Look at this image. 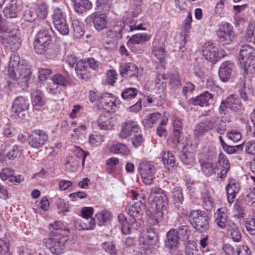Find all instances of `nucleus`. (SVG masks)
Returning <instances> with one entry per match:
<instances>
[{"mask_svg":"<svg viewBox=\"0 0 255 255\" xmlns=\"http://www.w3.org/2000/svg\"><path fill=\"white\" fill-rule=\"evenodd\" d=\"M234 212L235 216L238 218H243L246 212L244 207L241 203L237 202L234 205Z\"/></svg>","mask_w":255,"mask_h":255,"instance_id":"nucleus-53","label":"nucleus"},{"mask_svg":"<svg viewBox=\"0 0 255 255\" xmlns=\"http://www.w3.org/2000/svg\"><path fill=\"white\" fill-rule=\"evenodd\" d=\"M140 131L138 126L134 122L129 121L124 123L122 126V129L119 134L122 138H126L134 132Z\"/></svg>","mask_w":255,"mask_h":255,"instance_id":"nucleus-16","label":"nucleus"},{"mask_svg":"<svg viewBox=\"0 0 255 255\" xmlns=\"http://www.w3.org/2000/svg\"><path fill=\"white\" fill-rule=\"evenodd\" d=\"M37 15L41 19H45L47 14V7L44 3L38 5L36 8Z\"/></svg>","mask_w":255,"mask_h":255,"instance_id":"nucleus-55","label":"nucleus"},{"mask_svg":"<svg viewBox=\"0 0 255 255\" xmlns=\"http://www.w3.org/2000/svg\"><path fill=\"white\" fill-rule=\"evenodd\" d=\"M172 198L174 204L181 203L183 201L182 190L180 187H177L174 189L172 193Z\"/></svg>","mask_w":255,"mask_h":255,"instance_id":"nucleus-49","label":"nucleus"},{"mask_svg":"<svg viewBox=\"0 0 255 255\" xmlns=\"http://www.w3.org/2000/svg\"><path fill=\"white\" fill-rule=\"evenodd\" d=\"M125 27V23L121 20H118L114 22L112 27L110 29L117 34H120L122 37V31Z\"/></svg>","mask_w":255,"mask_h":255,"instance_id":"nucleus-51","label":"nucleus"},{"mask_svg":"<svg viewBox=\"0 0 255 255\" xmlns=\"http://www.w3.org/2000/svg\"><path fill=\"white\" fill-rule=\"evenodd\" d=\"M202 172L207 176L211 175L215 173L218 171V168L216 164L211 162H207L203 163L201 165Z\"/></svg>","mask_w":255,"mask_h":255,"instance_id":"nucleus-40","label":"nucleus"},{"mask_svg":"<svg viewBox=\"0 0 255 255\" xmlns=\"http://www.w3.org/2000/svg\"><path fill=\"white\" fill-rule=\"evenodd\" d=\"M241 67L244 70V74L253 73L255 70V55L239 59Z\"/></svg>","mask_w":255,"mask_h":255,"instance_id":"nucleus-24","label":"nucleus"},{"mask_svg":"<svg viewBox=\"0 0 255 255\" xmlns=\"http://www.w3.org/2000/svg\"><path fill=\"white\" fill-rule=\"evenodd\" d=\"M239 191L238 184L234 181H230L226 186V191L228 200L230 204L234 202L236 194L238 193Z\"/></svg>","mask_w":255,"mask_h":255,"instance_id":"nucleus-34","label":"nucleus"},{"mask_svg":"<svg viewBox=\"0 0 255 255\" xmlns=\"http://www.w3.org/2000/svg\"><path fill=\"white\" fill-rule=\"evenodd\" d=\"M234 66V63L231 61L222 63L219 70V76L221 81L225 82L229 80Z\"/></svg>","mask_w":255,"mask_h":255,"instance_id":"nucleus-18","label":"nucleus"},{"mask_svg":"<svg viewBox=\"0 0 255 255\" xmlns=\"http://www.w3.org/2000/svg\"><path fill=\"white\" fill-rule=\"evenodd\" d=\"M74 36L76 38H81L84 34L83 24L77 19L73 20L72 22Z\"/></svg>","mask_w":255,"mask_h":255,"instance_id":"nucleus-36","label":"nucleus"},{"mask_svg":"<svg viewBox=\"0 0 255 255\" xmlns=\"http://www.w3.org/2000/svg\"><path fill=\"white\" fill-rule=\"evenodd\" d=\"M121 35L109 29L104 35V44L106 49L113 50L117 46L118 40L121 39Z\"/></svg>","mask_w":255,"mask_h":255,"instance_id":"nucleus-14","label":"nucleus"},{"mask_svg":"<svg viewBox=\"0 0 255 255\" xmlns=\"http://www.w3.org/2000/svg\"><path fill=\"white\" fill-rule=\"evenodd\" d=\"M92 17L94 27L98 31L106 28L107 25V16L105 13L95 12L92 14Z\"/></svg>","mask_w":255,"mask_h":255,"instance_id":"nucleus-25","label":"nucleus"},{"mask_svg":"<svg viewBox=\"0 0 255 255\" xmlns=\"http://www.w3.org/2000/svg\"><path fill=\"white\" fill-rule=\"evenodd\" d=\"M20 6L16 0H11L8 5L3 9V13L7 18H15L20 10Z\"/></svg>","mask_w":255,"mask_h":255,"instance_id":"nucleus-27","label":"nucleus"},{"mask_svg":"<svg viewBox=\"0 0 255 255\" xmlns=\"http://www.w3.org/2000/svg\"><path fill=\"white\" fill-rule=\"evenodd\" d=\"M227 230L234 242H238L241 240L242 238L241 232L235 223H228L227 225Z\"/></svg>","mask_w":255,"mask_h":255,"instance_id":"nucleus-35","label":"nucleus"},{"mask_svg":"<svg viewBox=\"0 0 255 255\" xmlns=\"http://www.w3.org/2000/svg\"><path fill=\"white\" fill-rule=\"evenodd\" d=\"M231 122L230 118L228 116H225L222 117V120L218 124L216 131L220 134H223L227 130L228 127V124Z\"/></svg>","mask_w":255,"mask_h":255,"instance_id":"nucleus-43","label":"nucleus"},{"mask_svg":"<svg viewBox=\"0 0 255 255\" xmlns=\"http://www.w3.org/2000/svg\"><path fill=\"white\" fill-rule=\"evenodd\" d=\"M31 73V70L26 65H21L20 68L17 72L16 77L14 79H16L18 83L21 84V86L26 85L28 81L30 79V74Z\"/></svg>","mask_w":255,"mask_h":255,"instance_id":"nucleus-19","label":"nucleus"},{"mask_svg":"<svg viewBox=\"0 0 255 255\" xmlns=\"http://www.w3.org/2000/svg\"><path fill=\"white\" fill-rule=\"evenodd\" d=\"M218 162L219 166H217V167L219 172H217V174L219 178H223L226 176L230 169V163L227 158L222 153L219 154Z\"/></svg>","mask_w":255,"mask_h":255,"instance_id":"nucleus-22","label":"nucleus"},{"mask_svg":"<svg viewBox=\"0 0 255 255\" xmlns=\"http://www.w3.org/2000/svg\"><path fill=\"white\" fill-rule=\"evenodd\" d=\"M132 199L134 201L133 203H129L126 207L128 214L132 218L130 220L131 225L135 222V218L144 208L145 203V198L142 195H139L134 190H131Z\"/></svg>","mask_w":255,"mask_h":255,"instance_id":"nucleus-5","label":"nucleus"},{"mask_svg":"<svg viewBox=\"0 0 255 255\" xmlns=\"http://www.w3.org/2000/svg\"><path fill=\"white\" fill-rule=\"evenodd\" d=\"M161 117V115L159 113H154L151 114L145 119H144L142 123L144 127L146 128H151L153 124L156 122Z\"/></svg>","mask_w":255,"mask_h":255,"instance_id":"nucleus-42","label":"nucleus"},{"mask_svg":"<svg viewBox=\"0 0 255 255\" xmlns=\"http://www.w3.org/2000/svg\"><path fill=\"white\" fill-rule=\"evenodd\" d=\"M203 207L207 211H210L213 207V199L209 193L205 192L202 195Z\"/></svg>","mask_w":255,"mask_h":255,"instance_id":"nucleus-47","label":"nucleus"},{"mask_svg":"<svg viewBox=\"0 0 255 255\" xmlns=\"http://www.w3.org/2000/svg\"><path fill=\"white\" fill-rule=\"evenodd\" d=\"M138 170L144 184L150 185L153 183L156 172V169L153 163L148 161L141 162L138 165Z\"/></svg>","mask_w":255,"mask_h":255,"instance_id":"nucleus-6","label":"nucleus"},{"mask_svg":"<svg viewBox=\"0 0 255 255\" xmlns=\"http://www.w3.org/2000/svg\"><path fill=\"white\" fill-rule=\"evenodd\" d=\"M75 227L78 230H93L95 226L94 218L81 217L76 220L75 223Z\"/></svg>","mask_w":255,"mask_h":255,"instance_id":"nucleus-23","label":"nucleus"},{"mask_svg":"<svg viewBox=\"0 0 255 255\" xmlns=\"http://www.w3.org/2000/svg\"><path fill=\"white\" fill-rule=\"evenodd\" d=\"M137 90L135 88L126 89L122 93V97L124 99H130L136 97Z\"/></svg>","mask_w":255,"mask_h":255,"instance_id":"nucleus-52","label":"nucleus"},{"mask_svg":"<svg viewBox=\"0 0 255 255\" xmlns=\"http://www.w3.org/2000/svg\"><path fill=\"white\" fill-rule=\"evenodd\" d=\"M188 230V227L187 226H182L176 231L178 237H180V239L182 240H185L188 239L189 234Z\"/></svg>","mask_w":255,"mask_h":255,"instance_id":"nucleus-59","label":"nucleus"},{"mask_svg":"<svg viewBox=\"0 0 255 255\" xmlns=\"http://www.w3.org/2000/svg\"><path fill=\"white\" fill-rule=\"evenodd\" d=\"M67 240V236L58 232H52L49 238L44 240V243L52 254L60 255L64 253L65 249V244Z\"/></svg>","mask_w":255,"mask_h":255,"instance_id":"nucleus-3","label":"nucleus"},{"mask_svg":"<svg viewBox=\"0 0 255 255\" xmlns=\"http://www.w3.org/2000/svg\"><path fill=\"white\" fill-rule=\"evenodd\" d=\"M110 217L111 214L110 212L107 210H103L96 214L94 219L95 220V224L97 223L99 226H101L107 222L110 219Z\"/></svg>","mask_w":255,"mask_h":255,"instance_id":"nucleus-38","label":"nucleus"},{"mask_svg":"<svg viewBox=\"0 0 255 255\" xmlns=\"http://www.w3.org/2000/svg\"><path fill=\"white\" fill-rule=\"evenodd\" d=\"M189 217L190 223L197 231L203 233L209 229V217L204 212L199 210L192 211Z\"/></svg>","mask_w":255,"mask_h":255,"instance_id":"nucleus-4","label":"nucleus"},{"mask_svg":"<svg viewBox=\"0 0 255 255\" xmlns=\"http://www.w3.org/2000/svg\"><path fill=\"white\" fill-rule=\"evenodd\" d=\"M186 255H200L198 246L196 242L188 241L185 250Z\"/></svg>","mask_w":255,"mask_h":255,"instance_id":"nucleus-44","label":"nucleus"},{"mask_svg":"<svg viewBox=\"0 0 255 255\" xmlns=\"http://www.w3.org/2000/svg\"><path fill=\"white\" fill-rule=\"evenodd\" d=\"M148 198L155 205L156 212L151 224L156 225L167 213V197L160 188L155 187L150 189Z\"/></svg>","mask_w":255,"mask_h":255,"instance_id":"nucleus-1","label":"nucleus"},{"mask_svg":"<svg viewBox=\"0 0 255 255\" xmlns=\"http://www.w3.org/2000/svg\"><path fill=\"white\" fill-rule=\"evenodd\" d=\"M246 228L251 234L255 235V219H248L246 222Z\"/></svg>","mask_w":255,"mask_h":255,"instance_id":"nucleus-64","label":"nucleus"},{"mask_svg":"<svg viewBox=\"0 0 255 255\" xmlns=\"http://www.w3.org/2000/svg\"><path fill=\"white\" fill-rule=\"evenodd\" d=\"M142 1L140 0H131V12L133 17H136L141 12Z\"/></svg>","mask_w":255,"mask_h":255,"instance_id":"nucleus-46","label":"nucleus"},{"mask_svg":"<svg viewBox=\"0 0 255 255\" xmlns=\"http://www.w3.org/2000/svg\"><path fill=\"white\" fill-rule=\"evenodd\" d=\"M54 83L57 85L66 86L68 84L67 79L61 74L54 75L52 77Z\"/></svg>","mask_w":255,"mask_h":255,"instance_id":"nucleus-60","label":"nucleus"},{"mask_svg":"<svg viewBox=\"0 0 255 255\" xmlns=\"http://www.w3.org/2000/svg\"><path fill=\"white\" fill-rule=\"evenodd\" d=\"M215 222L220 228L224 229L226 227H227V224H226V223L228 216L225 209H219L215 214Z\"/></svg>","mask_w":255,"mask_h":255,"instance_id":"nucleus-31","label":"nucleus"},{"mask_svg":"<svg viewBox=\"0 0 255 255\" xmlns=\"http://www.w3.org/2000/svg\"><path fill=\"white\" fill-rule=\"evenodd\" d=\"M162 160L164 164L169 167H174L176 166V159L172 153L169 151L165 152L162 156Z\"/></svg>","mask_w":255,"mask_h":255,"instance_id":"nucleus-39","label":"nucleus"},{"mask_svg":"<svg viewBox=\"0 0 255 255\" xmlns=\"http://www.w3.org/2000/svg\"><path fill=\"white\" fill-rule=\"evenodd\" d=\"M110 151L114 153H121L123 154H127L129 152V150L127 146L121 143L113 145L111 147Z\"/></svg>","mask_w":255,"mask_h":255,"instance_id":"nucleus-48","label":"nucleus"},{"mask_svg":"<svg viewBox=\"0 0 255 255\" xmlns=\"http://www.w3.org/2000/svg\"><path fill=\"white\" fill-rule=\"evenodd\" d=\"M170 85L173 88H178L181 86L180 78L178 74H171L170 75Z\"/></svg>","mask_w":255,"mask_h":255,"instance_id":"nucleus-54","label":"nucleus"},{"mask_svg":"<svg viewBox=\"0 0 255 255\" xmlns=\"http://www.w3.org/2000/svg\"><path fill=\"white\" fill-rule=\"evenodd\" d=\"M150 36L146 34L138 33L132 36L128 41V44H139L148 40Z\"/></svg>","mask_w":255,"mask_h":255,"instance_id":"nucleus-41","label":"nucleus"},{"mask_svg":"<svg viewBox=\"0 0 255 255\" xmlns=\"http://www.w3.org/2000/svg\"><path fill=\"white\" fill-rule=\"evenodd\" d=\"M56 29L63 35H67L69 32V26L66 20L57 22L54 24Z\"/></svg>","mask_w":255,"mask_h":255,"instance_id":"nucleus-45","label":"nucleus"},{"mask_svg":"<svg viewBox=\"0 0 255 255\" xmlns=\"http://www.w3.org/2000/svg\"><path fill=\"white\" fill-rule=\"evenodd\" d=\"M48 138V135L45 131L36 130L33 131L29 136L28 142L31 147L38 148L45 144Z\"/></svg>","mask_w":255,"mask_h":255,"instance_id":"nucleus-8","label":"nucleus"},{"mask_svg":"<svg viewBox=\"0 0 255 255\" xmlns=\"http://www.w3.org/2000/svg\"><path fill=\"white\" fill-rule=\"evenodd\" d=\"M52 36L50 29L42 28L36 35L33 41V47L36 53L44 54L50 49Z\"/></svg>","mask_w":255,"mask_h":255,"instance_id":"nucleus-2","label":"nucleus"},{"mask_svg":"<svg viewBox=\"0 0 255 255\" xmlns=\"http://www.w3.org/2000/svg\"><path fill=\"white\" fill-rule=\"evenodd\" d=\"M120 73L122 77L126 78H137L138 75V68L133 63H128L120 67Z\"/></svg>","mask_w":255,"mask_h":255,"instance_id":"nucleus-17","label":"nucleus"},{"mask_svg":"<svg viewBox=\"0 0 255 255\" xmlns=\"http://www.w3.org/2000/svg\"><path fill=\"white\" fill-rule=\"evenodd\" d=\"M212 98L213 96L211 93L205 92L196 98L192 99V102L195 105L206 107L210 104V101H212Z\"/></svg>","mask_w":255,"mask_h":255,"instance_id":"nucleus-28","label":"nucleus"},{"mask_svg":"<svg viewBox=\"0 0 255 255\" xmlns=\"http://www.w3.org/2000/svg\"><path fill=\"white\" fill-rule=\"evenodd\" d=\"M140 132L141 131L134 132L133 136L131 138L132 143L135 147L140 146L143 142V139Z\"/></svg>","mask_w":255,"mask_h":255,"instance_id":"nucleus-56","label":"nucleus"},{"mask_svg":"<svg viewBox=\"0 0 255 255\" xmlns=\"http://www.w3.org/2000/svg\"><path fill=\"white\" fill-rule=\"evenodd\" d=\"M29 106L28 101L22 96L17 97L14 101L12 110L18 116L28 109Z\"/></svg>","mask_w":255,"mask_h":255,"instance_id":"nucleus-21","label":"nucleus"},{"mask_svg":"<svg viewBox=\"0 0 255 255\" xmlns=\"http://www.w3.org/2000/svg\"><path fill=\"white\" fill-rule=\"evenodd\" d=\"M227 136L230 140L234 142L239 141L242 137L241 132L236 130H232L228 132Z\"/></svg>","mask_w":255,"mask_h":255,"instance_id":"nucleus-62","label":"nucleus"},{"mask_svg":"<svg viewBox=\"0 0 255 255\" xmlns=\"http://www.w3.org/2000/svg\"><path fill=\"white\" fill-rule=\"evenodd\" d=\"M75 71L77 76L82 79H87L89 78L87 70V63L86 60L79 61L75 67Z\"/></svg>","mask_w":255,"mask_h":255,"instance_id":"nucleus-29","label":"nucleus"},{"mask_svg":"<svg viewBox=\"0 0 255 255\" xmlns=\"http://www.w3.org/2000/svg\"><path fill=\"white\" fill-rule=\"evenodd\" d=\"M202 52L204 57L212 62H216L224 56L223 50L219 51L218 47L210 42L204 45Z\"/></svg>","mask_w":255,"mask_h":255,"instance_id":"nucleus-7","label":"nucleus"},{"mask_svg":"<svg viewBox=\"0 0 255 255\" xmlns=\"http://www.w3.org/2000/svg\"><path fill=\"white\" fill-rule=\"evenodd\" d=\"M75 155L78 158H82V165L84 166L86 158L89 155L88 151H85L79 147L75 146L74 149Z\"/></svg>","mask_w":255,"mask_h":255,"instance_id":"nucleus-61","label":"nucleus"},{"mask_svg":"<svg viewBox=\"0 0 255 255\" xmlns=\"http://www.w3.org/2000/svg\"><path fill=\"white\" fill-rule=\"evenodd\" d=\"M114 125V119L105 115H101L98 120V125L101 129H111L112 128Z\"/></svg>","mask_w":255,"mask_h":255,"instance_id":"nucleus-33","label":"nucleus"},{"mask_svg":"<svg viewBox=\"0 0 255 255\" xmlns=\"http://www.w3.org/2000/svg\"><path fill=\"white\" fill-rule=\"evenodd\" d=\"M227 104L229 108L235 112H240L244 110V107L240 101L233 95L227 98Z\"/></svg>","mask_w":255,"mask_h":255,"instance_id":"nucleus-30","label":"nucleus"},{"mask_svg":"<svg viewBox=\"0 0 255 255\" xmlns=\"http://www.w3.org/2000/svg\"><path fill=\"white\" fill-rule=\"evenodd\" d=\"M99 106L108 112L115 109L116 107V100L112 94L105 93L98 98Z\"/></svg>","mask_w":255,"mask_h":255,"instance_id":"nucleus-12","label":"nucleus"},{"mask_svg":"<svg viewBox=\"0 0 255 255\" xmlns=\"http://www.w3.org/2000/svg\"><path fill=\"white\" fill-rule=\"evenodd\" d=\"M217 34L220 41L225 44H229L235 39L234 32L229 24L220 25Z\"/></svg>","mask_w":255,"mask_h":255,"instance_id":"nucleus-10","label":"nucleus"},{"mask_svg":"<svg viewBox=\"0 0 255 255\" xmlns=\"http://www.w3.org/2000/svg\"><path fill=\"white\" fill-rule=\"evenodd\" d=\"M153 53L159 62H161L164 59L165 52L163 48L154 46Z\"/></svg>","mask_w":255,"mask_h":255,"instance_id":"nucleus-58","label":"nucleus"},{"mask_svg":"<svg viewBox=\"0 0 255 255\" xmlns=\"http://www.w3.org/2000/svg\"><path fill=\"white\" fill-rule=\"evenodd\" d=\"M32 104L34 108L39 110L45 104L44 96L40 90H36L31 93Z\"/></svg>","mask_w":255,"mask_h":255,"instance_id":"nucleus-26","label":"nucleus"},{"mask_svg":"<svg viewBox=\"0 0 255 255\" xmlns=\"http://www.w3.org/2000/svg\"><path fill=\"white\" fill-rule=\"evenodd\" d=\"M52 19L54 24L57 22L66 20L64 12L58 7H56L54 9V13L52 15Z\"/></svg>","mask_w":255,"mask_h":255,"instance_id":"nucleus-50","label":"nucleus"},{"mask_svg":"<svg viewBox=\"0 0 255 255\" xmlns=\"http://www.w3.org/2000/svg\"><path fill=\"white\" fill-rule=\"evenodd\" d=\"M19 63V56L15 53L12 54L7 68V75L9 77L14 79L16 77L17 72L20 68Z\"/></svg>","mask_w":255,"mask_h":255,"instance_id":"nucleus-15","label":"nucleus"},{"mask_svg":"<svg viewBox=\"0 0 255 255\" xmlns=\"http://www.w3.org/2000/svg\"><path fill=\"white\" fill-rule=\"evenodd\" d=\"M158 238L154 231L152 229H147L143 231L139 238L140 244L153 246L157 242Z\"/></svg>","mask_w":255,"mask_h":255,"instance_id":"nucleus-13","label":"nucleus"},{"mask_svg":"<svg viewBox=\"0 0 255 255\" xmlns=\"http://www.w3.org/2000/svg\"><path fill=\"white\" fill-rule=\"evenodd\" d=\"M192 150L191 146L188 143L183 146L179 157L184 164L188 165L193 162L194 152Z\"/></svg>","mask_w":255,"mask_h":255,"instance_id":"nucleus-20","label":"nucleus"},{"mask_svg":"<svg viewBox=\"0 0 255 255\" xmlns=\"http://www.w3.org/2000/svg\"><path fill=\"white\" fill-rule=\"evenodd\" d=\"M14 174V170L9 168H5L0 173V177L3 180H5L10 177H13Z\"/></svg>","mask_w":255,"mask_h":255,"instance_id":"nucleus-63","label":"nucleus"},{"mask_svg":"<svg viewBox=\"0 0 255 255\" xmlns=\"http://www.w3.org/2000/svg\"><path fill=\"white\" fill-rule=\"evenodd\" d=\"M255 56V49L249 44L242 45L240 49L239 59Z\"/></svg>","mask_w":255,"mask_h":255,"instance_id":"nucleus-37","label":"nucleus"},{"mask_svg":"<svg viewBox=\"0 0 255 255\" xmlns=\"http://www.w3.org/2000/svg\"><path fill=\"white\" fill-rule=\"evenodd\" d=\"M176 231L174 229L170 230L167 233L164 243L170 253L176 251L178 248L180 237H178Z\"/></svg>","mask_w":255,"mask_h":255,"instance_id":"nucleus-9","label":"nucleus"},{"mask_svg":"<svg viewBox=\"0 0 255 255\" xmlns=\"http://www.w3.org/2000/svg\"><path fill=\"white\" fill-rule=\"evenodd\" d=\"M52 73L51 69L46 68H40L38 70V74L40 81H45Z\"/></svg>","mask_w":255,"mask_h":255,"instance_id":"nucleus-57","label":"nucleus"},{"mask_svg":"<svg viewBox=\"0 0 255 255\" xmlns=\"http://www.w3.org/2000/svg\"><path fill=\"white\" fill-rule=\"evenodd\" d=\"M0 41L7 50L13 51L19 49L22 41L21 38L15 34L2 37Z\"/></svg>","mask_w":255,"mask_h":255,"instance_id":"nucleus-11","label":"nucleus"},{"mask_svg":"<svg viewBox=\"0 0 255 255\" xmlns=\"http://www.w3.org/2000/svg\"><path fill=\"white\" fill-rule=\"evenodd\" d=\"M92 6V3L89 0H74V9L79 13H82L87 10L90 9Z\"/></svg>","mask_w":255,"mask_h":255,"instance_id":"nucleus-32","label":"nucleus"}]
</instances>
